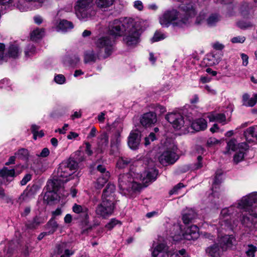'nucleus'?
<instances>
[{
  "mask_svg": "<svg viewBox=\"0 0 257 257\" xmlns=\"http://www.w3.org/2000/svg\"><path fill=\"white\" fill-rule=\"evenodd\" d=\"M181 9L185 15L182 18L179 13L175 9L167 11L160 18V23L163 27H168L172 23L176 26L182 27L189 22L190 18L194 17L196 14V10L192 3L182 6Z\"/></svg>",
  "mask_w": 257,
  "mask_h": 257,
  "instance_id": "nucleus-1",
  "label": "nucleus"
},
{
  "mask_svg": "<svg viewBox=\"0 0 257 257\" xmlns=\"http://www.w3.org/2000/svg\"><path fill=\"white\" fill-rule=\"evenodd\" d=\"M138 179L133 177L132 173L120 174L118 178V185L121 193L130 197L132 192L140 191L143 186L137 181Z\"/></svg>",
  "mask_w": 257,
  "mask_h": 257,
  "instance_id": "nucleus-2",
  "label": "nucleus"
},
{
  "mask_svg": "<svg viewBox=\"0 0 257 257\" xmlns=\"http://www.w3.org/2000/svg\"><path fill=\"white\" fill-rule=\"evenodd\" d=\"M93 0H77L74 6L76 17L84 21L95 14L93 9Z\"/></svg>",
  "mask_w": 257,
  "mask_h": 257,
  "instance_id": "nucleus-3",
  "label": "nucleus"
},
{
  "mask_svg": "<svg viewBox=\"0 0 257 257\" xmlns=\"http://www.w3.org/2000/svg\"><path fill=\"white\" fill-rule=\"evenodd\" d=\"M133 20L130 18H125L122 21L114 20L109 26L110 35L115 37L122 36L127 31L126 30L133 27Z\"/></svg>",
  "mask_w": 257,
  "mask_h": 257,
  "instance_id": "nucleus-4",
  "label": "nucleus"
},
{
  "mask_svg": "<svg viewBox=\"0 0 257 257\" xmlns=\"http://www.w3.org/2000/svg\"><path fill=\"white\" fill-rule=\"evenodd\" d=\"M97 50L101 52L102 58H106L111 55L114 50V42L109 36L101 37L95 41Z\"/></svg>",
  "mask_w": 257,
  "mask_h": 257,
  "instance_id": "nucleus-5",
  "label": "nucleus"
},
{
  "mask_svg": "<svg viewBox=\"0 0 257 257\" xmlns=\"http://www.w3.org/2000/svg\"><path fill=\"white\" fill-rule=\"evenodd\" d=\"M77 166V163L73 160H69L61 163L57 171L59 181H67V178L75 172Z\"/></svg>",
  "mask_w": 257,
  "mask_h": 257,
  "instance_id": "nucleus-6",
  "label": "nucleus"
},
{
  "mask_svg": "<svg viewBox=\"0 0 257 257\" xmlns=\"http://www.w3.org/2000/svg\"><path fill=\"white\" fill-rule=\"evenodd\" d=\"M107 201L105 198L101 199V202L97 205L95 209L97 215L103 218H106L111 215L114 209L115 203L112 202L113 198L110 197Z\"/></svg>",
  "mask_w": 257,
  "mask_h": 257,
  "instance_id": "nucleus-7",
  "label": "nucleus"
},
{
  "mask_svg": "<svg viewBox=\"0 0 257 257\" xmlns=\"http://www.w3.org/2000/svg\"><path fill=\"white\" fill-rule=\"evenodd\" d=\"M166 254L170 255V257H188L185 249L171 253L170 251H168V247L163 243L157 245L152 251L153 257H165Z\"/></svg>",
  "mask_w": 257,
  "mask_h": 257,
  "instance_id": "nucleus-8",
  "label": "nucleus"
},
{
  "mask_svg": "<svg viewBox=\"0 0 257 257\" xmlns=\"http://www.w3.org/2000/svg\"><path fill=\"white\" fill-rule=\"evenodd\" d=\"M176 151L177 147L174 145L167 148L159 158L160 163L163 165L174 164L179 159Z\"/></svg>",
  "mask_w": 257,
  "mask_h": 257,
  "instance_id": "nucleus-9",
  "label": "nucleus"
},
{
  "mask_svg": "<svg viewBox=\"0 0 257 257\" xmlns=\"http://www.w3.org/2000/svg\"><path fill=\"white\" fill-rule=\"evenodd\" d=\"M137 22L133 20V27L130 30H126L125 32L127 35L124 38V41L128 46H133L137 44L139 42L140 35V28L137 25Z\"/></svg>",
  "mask_w": 257,
  "mask_h": 257,
  "instance_id": "nucleus-10",
  "label": "nucleus"
},
{
  "mask_svg": "<svg viewBox=\"0 0 257 257\" xmlns=\"http://www.w3.org/2000/svg\"><path fill=\"white\" fill-rule=\"evenodd\" d=\"M238 208L246 210L253 206L255 210H257V193L250 194L243 197L238 202Z\"/></svg>",
  "mask_w": 257,
  "mask_h": 257,
  "instance_id": "nucleus-11",
  "label": "nucleus"
},
{
  "mask_svg": "<svg viewBox=\"0 0 257 257\" xmlns=\"http://www.w3.org/2000/svg\"><path fill=\"white\" fill-rule=\"evenodd\" d=\"M158 175V171L154 168H151L145 171L143 174L139 175V180L142 182L140 183L143 188L146 187L149 184L156 180Z\"/></svg>",
  "mask_w": 257,
  "mask_h": 257,
  "instance_id": "nucleus-12",
  "label": "nucleus"
},
{
  "mask_svg": "<svg viewBox=\"0 0 257 257\" xmlns=\"http://www.w3.org/2000/svg\"><path fill=\"white\" fill-rule=\"evenodd\" d=\"M166 119L175 129H180L184 124V117L179 112H171L166 115Z\"/></svg>",
  "mask_w": 257,
  "mask_h": 257,
  "instance_id": "nucleus-13",
  "label": "nucleus"
},
{
  "mask_svg": "<svg viewBox=\"0 0 257 257\" xmlns=\"http://www.w3.org/2000/svg\"><path fill=\"white\" fill-rule=\"evenodd\" d=\"M14 169H9L8 167H4L0 170V177L2 181L1 183L5 185H8L16 176Z\"/></svg>",
  "mask_w": 257,
  "mask_h": 257,
  "instance_id": "nucleus-14",
  "label": "nucleus"
},
{
  "mask_svg": "<svg viewBox=\"0 0 257 257\" xmlns=\"http://www.w3.org/2000/svg\"><path fill=\"white\" fill-rule=\"evenodd\" d=\"M199 237V228L196 225H191L187 228L182 237H175L176 239H184L188 240H194ZM175 237V236H174Z\"/></svg>",
  "mask_w": 257,
  "mask_h": 257,
  "instance_id": "nucleus-15",
  "label": "nucleus"
},
{
  "mask_svg": "<svg viewBox=\"0 0 257 257\" xmlns=\"http://www.w3.org/2000/svg\"><path fill=\"white\" fill-rule=\"evenodd\" d=\"M48 186L49 188L50 192L48 193V196L49 197L50 195L52 196L51 200H56L58 199L60 196L57 194L58 192L61 191V190L63 191V188H61L59 182L57 180H54L48 182Z\"/></svg>",
  "mask_w": 257,
  "mask_h": 257,
  "instance_id": "nucleus-16",
  "label": "nucleus"
},
{
  "mask_svg": "<svg viewBox=\"0 0 257 257\" xmlns=\"http://www.w3.org/2000/svg\"><path fill=\"white\" fill-rule=\"evenodd\" d=\"M157 121L156 114L153 112H149L144 114L140 118L141 124L146 127H150Z\"/></svg>",
  "mask_w": 257,
  "mask_h": 257,
  "instance_id": "nucleus-17",
  "label": "nucleus"
},
{
  "mask_svg": "<svg viewBox=\"0 0 257 257\" xmlns=\"http://www.w3.org/2000/svg\"><path fill=\"white\" fill-rule=\"evenodd\" d=\"M72 210L75 213L80 214V216L86 223L89 222V210L86 206L74 204L72 207Z\"/></svg>",
  "mask_w": 257,
  "mask_h": 257,
  "instance_id": "nucleus-18",
  "label": "nucleus"
},
{
  "mask_svg": "<svg viewBox=\"0 0 257 257\" xmlns=\"http://www.w3.org/2000/svg\"><path fill=\"white\" fill-rule=\"evenodd\" d=\"M115 186L111 183H108L106 188L103 191L101 196V199L105 198L107 201L109 200V197H111L113 198L112 202L116 203L117 200L115 198Z\"/></svg>",
  "mask_w": 257,
  "mask_h": 257,
  "instance_id": "nucleus-19",
  "label": "nucleus"
},
{
  "mask_svg": "<svg viewBox=\"0 0 257 257\" xmlns=\"http://www.w3.org/2000/svg\"><path fill=\"white\" fill-rule=\"evenodd\" d=\"M236 242V239L232 235H226L221 237L220 240V246L224 251L231 248Z\"/></svg>",
  "mask_w": 257,
  "mask_h": 257,
  "instance_id": "nucleus-20",
  "label": "nucleus"
},
{
  "mask_svg": "<svg viewBox=\"0 0 257 257\" xmlns=\"http://www.w3.org/2000/svg\"><path fill=\"white\" fill-rule=\"evenodd\" d=\"M140 141V135L139 132H132L130 133L128 137L127 144L131 149H137L139 146Z\"/></svg>",
  "mask_w": 257,
  "mask_h": 257,
  "instance_id": "nucleus-21",
  "label": "nucleus"
},
{
  "mask_svg": "<svg viewBox=\"0 0 257 257\" xmlns=\"http://www.w3.org/2000/svg\"><path fill=\"white\" fill-rule=\"evenodd\" d=\"M100 55L101 52L97 50L96 53L93 50L87 51L84 54V61L85 63L95 62L98 59H103Z\"/></svg>",
  "mask_w": 257,
  "mask_h": 257,
  "instance_id": "nucleus-22",
  "label": "nucleus"
},
{
  "mask_svg": "<svg viewBox=\"0 0 257 257\" xmlns=\"http://www.w3.org/2000/svg\"><path fill=\"white\" fill-rule=\"evenodd\" d=\"M242 105L246 107H253L257 102V93L253 94L252 97L250 98L248 93H244L242 96Z\"/></svg>",
  "mask_w": 257,
  "mask_h": 257,
  "instance_id": "nucleus-23",
  "label": "nucleus"
},
{
  "mask_svg": "<svg viewBox=\"0 0 257 257\" xmlns=\"http://www.w3.org/2000/svg\"><path fill=\"white\" fill-rule=\"evenodd\" d=\"M108 136L106 134L101 135L98 143L97 152L98 153H102L108 147Z\"/></svg>",
  "mask_w": 257,
  "mask_h": 257,
  "instance_id": "nucleus-24",
  "label": "nucleus"
},
{
  "mask_svg": "<svg viewBox=\"0 0 257 257\" xmlns=\"http://www.w3.org/2000/svg\"><path fill=\"white\" fill-rule=\"evenodd\" d=\"M224 250L221 246L219 247L217 244H214L206 249V253L212 257L219 256Z\"/></svg>",
  "mask_w": 257,
  "mask_h": 257,
  "instance_id": "nucleus-25",
  "label": "nucleus"
},
{
  "mask_svg": "<svg viewBox=\"0 0 257 257\" xmlns=\"http://www.w3.org/2000/svg\"><path fill=\"white\" fill-rule=\"evenodd\" d=\"M207 126V121L203 118L196 119L191 124L192 128L196 132L205 130Z\"/></svg>",
  "mask_w": 257,
  "mask_h": 257,
  "instance_id": "nucleus-26",
  "label": "nucleus"
},
{
  "mask_svg": "<svg viewBox=\"0 0 257 257\" xmlns=\"http://www.w3.org/2000/svg\"><path fill=\"white\" fill-rule=\"evenodd\" d=\"M196 216L195 211L192 209H186L183 211L182 220L185 224L189 223Z\"/></svg>",
  "mask_w": 257,
  "mask_h": 257,
  "instance_id": "nucleus-27",
  "label": "nucleus"
},
{
  "mask_svg": "<svg viewBox=\"0 0 257 257\" xmlns=\"http://www.w3.org/2000/svg\"><path fill=\"white\" fill-rule=\"evenodd\" d=\"M74 27L72 22L66 20H61L57 26V31H61L62 32H67Z\"/></svg>",
  "mask_w": 257,
  "mask_h": 257,
  "instance_id": "nucleus-28",
  "label": "nucleus"
},
{
  "mask_svg": "<svg viewBox=\"0 0 257 257\" xmlns=\"http://www.w3.org/2000/svg\"><path fill=\"white\" fill-rule=\"evenodd\" d=\"M120 135L119 133H116L113 135L111 139L110 147L111 151H117L120 144Z\"/></svg>",
  "mask_w": 257,
  "mask_h": 257,
  "instance_id": "nucleus-29",
  "label": "nucleus"
},
{
  "mask_svg": "<svg viewBox=\"0 0 257 257\" xmlns=\"http://www.w3.org/2000/svg\"><path fill=\"white\" fill-rule=\"evenodd\" d=\"M208 117L210 121H216L223 124L225 123L226 116L223 113H210L208 115Z\"/></svg>",
  "mask_w": 257,
  "mask_h": 257,
  "instance_id": "nucleus-30",
  "label": "nucleus"
},
{
  "mask_svg": "<svg viewBox=\"0 0 257 257\" xmlns=\"http://www.w3.org/2000/svg\"><path fill=\"white\" fill-rule=\"evenodd\" d=\"M109 177V173L108 172H106L105 174L103 175V176L99 177L95 183V188L97 189H101L107 182Z\"/></svg>",
  "mask_w": 257,
  "mask_h": 257,
  "instance_id": "nucleus-31",
  "label": "nucleus"
},
{
  "mask_svg": "<svg viewBox=\"0 0 257 257\" xmlns=\"http://www.w3.org/2000/svg\"><path fill=\"white\" fill-rule=\"evenodd\" d=\"M204 60L209 66L215 65L220 62V58L212 53L207 55Z\"/></svg>",
  "mask_w": 257,
  "mask_h": 257,
  "instance_id": "nucleus-32",
  "label": "nucleus"
},
{
  "mask_svg": "<svg viewBox=\"0 0 257 257\" xmlns=\"http://www.w3.org/2000/svg\"><path fill=\"white\" fill-rule=\"evenodd\" d=\"M58 224L53 219H50L46 225V228L48 230V234H53L57 229Z\"/></svg>",
  "mask_w": 257,
  "mask_h": 257,
  "instance_id": "nucleus-33",
  "label": "nucleus"
},
{
  "mask_svg": "<svg viewBox=\"0 0 257 257\" xmlns=\"http://www.w3.org/2000/svg\"><path fill=\"white\" fill-rule=\"evenodd\" d=\"M132 159L126 157H120L117 160L116 166L119 169H123L132 163Z\"/></svg>",
  "mask_w": 257,
  "mask_h": 257,
  "instance_id": "nucleus-34",
  "label": "nucleus"
},
{
  "mask_svg": "<svg viewBox=\"0 0 257 257\" xmlns=\"http://www.w3.org/2000/svg\"><path fill=\"white\" fill-rule=\"evenodd\" d=\"M20 51L18 46L16 45H11L8 50L7 58L8 57L16 58L20 55Z\"/></svg>",
  "mask_w": 257,
  "mask_h": 257,
  "instance_id": "nucleus-35",
  "label": "nucleus"
},
{
  "mask_svg": "<svg viewBox=\"0 0 257 257\" xmlns=\"http://www.w3.org/2000/svg\"><path fill=\"white\" fill-rule=\"evenodd\" d=\"M244 136L246 140H247L249 137L255 138L257 139V125L247 128L244 132Z\"/></svg>",
  "mask_w": 257,
  "mask_h": 257,
  "instance_id": "nucleus-36",
  "label": "nucleus"
},
{
  "mask_svg": "<svg viewBox=\"0 0 257 257\" xmlns=\"http://www.w3.org/2000/svg\"><path fill=\"white\" fill-rule=\"evenodd\" d=\"M15 155L21 160L27 161L29 157V152L27 149L22 148L16 152Z\"/></svg>",
  "mask_w": 257,
  "mask_h": 257,
  "instance_id": "nucleus-37",
  "label": "nucleus"
},
{
  "mask_svg": "<svg viewBox=\"0 0 257 257\" xmlns=\"http://www.w3.org/2000/svg\"><path fill=\"white\" fill-rule=\"evenodd\" d=\"M44 35L43 29H36L32 31L31 34V39L32 41H37L41 39Z\"/></svg>",
  "mask_w": 257,
  "mask_h": 257,
  "instance_id": "nucleus-38",
  "label": "nucleus"
},
{
  "mask_svg": "<svg viewBox=\"0 0 257 257\" xmlns=\"http://www.w3.org/2000/svg\"><path fill=\"white\" fill-rule=\"evenodd\" d=\"M220 17L216 14H212L207 19V23L209 26H213L220 21Z\"/></svg>",
  "mask_w": 257,
  "mask_h": 257,
  "instance_id": "nucleus-39",
  "label": "nucleus"
},
{
  "mask_svg": "<svg viewBox=\"0 0 257 257\" xmlns=\"http://www.w3.org/2000/svg\"><path fill=\"white\" fill-rule=\"evenodd\" d=\"M226 149L227 150V152L231 150L232 151H235L237 150V142L235 139H232L229 140L227 143Z\"/></svg>",
  "mask_w": 257,
  "mask_h": 257,
  "instance_id": "nucleus-40",
  "label": "nucleus"
},
{
  "mask_svg": "<svg viewBox=\"0 0 257 257\" xmlns=\"http://www.w3.org/2000/svg\"><path fill=\"white\" fill-rule=\"evenodd\" d=\"M114 0H96V4L99 8H107L111 6Z\"/></svg>",
  "mask_w": 257,
  "mask_h": 257,
  "instance_id": "nucleus-41",
  "label": "nucleus"
},
{
  "mask_svg": "<svg viewBox=\"0 0 257 257\" xmlns=\"http://www.w3.org/2000/svg\"><path fill=\"white\" fill-rule=\"evenodd\" d=\"M257 248L253 245H248L245 253L248 257H254V253L256 251Z\"/></svg>",
  "mask_w": 257,
  "mask_h": 257,
  "instance_id": "nucleus-42",
  "label": "nucleus"
},
{
  "mask_svg": "<svg viewBox=\"0 0 257 257\" xmlns=\"http://www.w3.org/2000/svg\"><path fill=\"white\" fill-rule=\"evenodd\" d=\"M5 49V45L3 43H0V64L7 61V55L4 53Z\"/></svg>",
  "mask_w": 257,
  "mask_h": 257,
  "instance_id": "nucleus-43",
  "label": "nucleus"
},
{
  "mask_svg": "<svg viewBox=\"0 0 257 257\" xmlns=\"http://www.w3.org/2000/svg\"><path fill=\"white\" fill-rule=\"evenodd\" d=\"M36 50L35 47L32 45H29L25 51L26 57H30L35 53Z\"/></svg>",
  "mask_w": 257,
  "mask_h": 257,
  "instance_id": "nucleus-44",
  "label": "nucleus"
},
{
  "mask_svg": "<svg viewBox=\"0 0 257 257\" xmlns=\"http://www.w3.org/2000/svg\"><path fill=\"white\" fill-rule=\"evenodd\" d=\"M40 223L41 222L39 221V219L36 217L34 218L32 222H30L27 224V226L30 229H34L38 226Z\"/></svg>",
  "mask_w": 257,
  "mask_h": 257,
  "instance_id": "nucleus-45",
  "label": "nucleus"
},
{
  "mask_svg": "<svg viewBox=\"0 0 257 257\" xmlns=\"http://www.w3.org/2000/svg\"><path fill=\"white\" fill-rule=\"evenodd\" d=\"M221 180L222 179L221 176V173L219 174L218 172H217L212 184L213 190L214 188H216L221 183Z\"/></svg>",
  "mask_w": 257,
  "mask_h": 257,
  "instance_id": "nucleus-46",
  "label": "nucleus"
},
{
  "mask_svg": "<svg viewBox=\"0 0 257 257\" xmlns=\"http://www.w3.org/2000/svg\"><path fill=\"white\" fill-rule=\"evenodd\" d=\"M165 38V36L163 34L157 32L155 33L151 40L152 42H155L163 40Z\"/></svg>",
  "mask_w": 257,
  "mask_h": 257,
  "instance_id": "nucleus-47",
  "label": "nucleus"
},
{
  "mask_svg": "<svg viewBox=\"0 0 257 257\" xmlns=\"http://www.w3.org/2000/svg\"><path fill=\"white\" fill-rule=\"evenodd\" d=\"M244 158V153L242 151L239 150L238 153H236L234 156L233 160L236 163L243 160Z\"/></svg>",
  "mask_w": 257,
  "mask_h": 257,
  "instance_id": "nucleus-48",
  "label": "nucleus"
},
{
  "mask_svg": "<svg viewBox=\"0 0 257 257\" xmlns=\"http://www.w3.org/2000/svg\"><path fill=\"white\" fill-rule=\"evenodd\" d=\"M246 40V38L243 36H238L233 37L230 41L233 44L240 43L242 44Z\"/></svg>",
  "mask_w": 257,
  "mask_h": 257,
  "instance_id": "nucleus-49",
  "label": "nucleus"
},
{
  "mask_svg": "<svg viewBox=\"0 0 257 257\" xmlns=\"http://www.w3.org/2000/svg\"><path fill=\"white\" fill-rule=\"evenodd\" d=\"M156 139L157 136L155 133L153 132L151 133L148 137L145 138V145L147 146L150 144V141H149V140H151L152 142H153Z\"/></svg>",
  "mask_w": 257,
  "mask_h": 257,
  "instance_id": "nucleus-50",
  "label": "nucleus"
},
{
  "mask_svg": "<svg viewBox=\"0 0 257 257\" xmlns=\"http://www.w3.org/2000/svg\"><path fill=\"white\" fill-rule=\"evenodd\" d=\"M54 81L59 84H63L65 82L66 79L62 74H58L54 77Z\"/></svg>",
  "mask_w": 257,
  "mask_h": 257,
  "instance_id": "nucleus-51",
  "label": "nucleus"
},
{
  "mask_svg": "<svg viewBox=\"0 0 257 257\" xmlns=\"http://www.w3.org/2000/svg\"><path fill=\"white\" fill-rule=\"evenodd\" d=\"M119 221L115 219H111L107 224H106L105 227L108 229H111L116 224H118Z\"/></svg>",
  "mask_w": 257,
  "mask_h": 257,
  "instance_id": "nucleus-52",
  "label": "nucleus"
},
{
  "mask_svg": "<svg viewBox=\"0 0 257 257\" xmlns=\"http://www.w3.org/2000/svg\"><path fill=\"white\" fill-rule=\"evenodd\" d=\"M237 26L241 29H245L251 27L252 25L249 22H245L243 21L239 22L237 23Z\"/></svg>",
  "mask_w": 257,
  "mask_h": 257,
  "instance_id": "nucleus-53",
  "label": "nucleus"
},
{
  "mask_svg": "<svg viewBox=\"0 0 257 257\" xmlns=\"http://www.w3.org/2000/svg\"><path fill=\"white\" fill-rule=\"evenodd\" d=\"M202 157L201 156H199L197 157V162L194 165L193 169L194 170H198L201 168L203 166L202 162Z\"/></svg>",
  "mask_w": 257,
  "mask_h": 257,
  "instance_id": "nucleus-54",
  "label": "nucleus"
},
{
  "mask_svg": "<svg viewBox=\"0 0 257 257\" xmlns=\"http://www.w3.org/2000/svg\"><path fill=\"white\" fill-rule=\"evenodd\" d=\"M31 178L32 176L31 174H26L21 181V185L22 186L25 185L31 179Z\"/></svg>",
  "mask_w": 257,
  "mask_h": 257,
  "instance_id": "nucleus-55",
  "label": "nucleus"
},
{
  "mask_svg": "<svg viewBox=\"0 0 257 257\" xmlns=\"http://www.w3.org/2000/svg\"><path fill=\"white\" fill-rule=\"evenodd\" d=\"M219 143V141L214 138H210L208 139L207 141V145L208 146H211L216 145Z\"/></svg>",
  "mask_w": 257,
  "mask_h": 257,
  "instance_id": "nucleus-56",
  "label": "nucleus"
},
{
  "mask_svg": "<svg viewBox=\"0 0 257 257\" xmlns=\"http://www.w3.org/2000/svg\"><path fill=\"white\" fill-rule=\"evenodd\" d=\"M39 129V126L36 124H33L31 126L32 132L33 134V138L35 140L37 139V133Z\"/></svg>",
  "mask_w": 257,
  "mask_h": 257,
  "instance_id": "nucleus-57",
  "label": "nucleus"
},
{
  "mask_svg": "<svg viewBox=\"0 0 257 257\" xmlns=\"http://www.w3.org/2000/svg\"><path fill=\"white\" fill-rule=\"evenodd\" d=\"M184 187V185H183V184H182L181 183L178 184L177 185H176L173 188V189L172 190L170 191V194H173L177 193V191L179 189H180Z\"/></svg>",
  "mask_w": 257,
  "mask_h": 257,
  "instance_id": "nucleus-58",
  "label": "nucleus"
},
{
  "mask_svg": "<svg viewBox=\"0 0 257 257\" xmlns=\"http://www.w3.org/2000/svg\"><path fill=\"white\" fill-rule=\"evenodd\" d=\"M205 18V16L204 14H200L199 16H198L196 20L195 24L196 25H200L202 23V22L204 21Z\"/></svg>",
  "mask_w": 257,
  "mask_h": 257,
  "instance_id": "nucleus-59",
  "label": "nucleus"
},
{
  "mask_svg": "<svg viewBox=\"0 0 257 257\" xmlns=\"http://www.w3.org/2000/svg\"><path fill=\"white\" fill-rule=\"evenodd\" d=\"M9 84V81L8 79H4L0 81V87L2 88H7L9 87L8 84Z\"/></svg>",
  "mask_w": 257,
  "mask_h": 257,
  "instance_id": "nucleus-60",
  "label": "nucleus"
},
{
  "mask_svg": "<svg viewBox=\"0 0 257 257\" xmlns=\"http://www.w3.org/2000/svg\"><path fill=\"white\" fill-rule=\"evenodd\" d=\"M155 109L156 111L159 112L160 114H163L167 111L164 106L159 104L156 106Z\"/></svg>",
  "mask_w": 257,
  "mask_h": 257,
  "instance_id": "nucleus-61",
  "label": "nucleus"
},
{
  "mask_svg": "<svg viewBox=\"0 0 257 257\" xmlns=\"http://www.w3.org/2000/svg\"><path fill=\"white\" fill-rule=\"evenodd\" d=\"M49 153L50 152L48 149L45 148H44L42 150L41 153L40 154L37 155V156L41 157H46L49 155Z\"/></svg>",
  "mask_w": 257,
  "mask_h": 257,
  "instance_id": "nucleus-62",
  "label": "nucleus"
},
{
  "mask_svg": "<svg viewBox=\"0 0 257 257\" xmlns=\"http://www.w3.org/2000/svg\"><path fill=\"white\" fill-rule=\"evenodd\" d=\"M241 57L242 60V65L244 66H246L248 63V57L247 55L242 53L241 54Z\"/></svg>",
  "mask_w": 257,
  "mask_h": 257,
  "instance_id": "nucleus-63",
  "label": "nucleus"
},
{
  "mask_svg": "<svg viewBox=\"0 0 257 257\" xmlns=\"http://www.w3.org/2000/svg\"><path fill=\"white\" fill-rule=\"evenodd\" d=\"M134 7L139 11H142L143 9V3L141 1H136L134 3Z\"/></svg>",
  "mask_w": 257,
  "mask_h": 257,
  "instance_id": "nucleus-64",
  "label": "nucleus"
}]
</instances>
